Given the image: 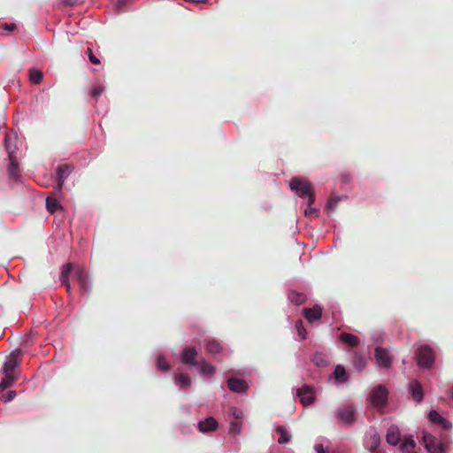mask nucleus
<instances>
[{
    "label": "nucleus",
    "instance_id": "obj_1",
    "mask_svg": "<svg viewBox=\"0 0 453 453\" xmlns=\"http://www.w3.org/2000/svg\"><path fill=\"white\" fill-rule=\"evenodd\" d=\"M357 411L352 403L339 406L334 412L337 424L343 427L352 426L357 420Z\"/></svg>",
    "mask_w": 453,
    "mask_h": 453
},
{
    "label": "nucleus",
    "instance_id": "obj_2",
    "mask_svg": "<svg viewBox=\"0 0 453 453\" xmlns=\"http://www.w3.org/2000/svg\"><path fill=\"white\" fill-rule=\"evenodd\" d=\"M417 365L423 370L432 369L435 363L434 349L428 344H422L415 350Z\"/></svg>",
    "mask_w": 453,
    "mask_h": 453
},
{
    "label": "nucleus",
    "instance_id": "obj_3",
    "mask_svg": "<svg viewBox=\"0 0 453 453\" xmlns=\"http://www.w3.org/2000/svg\"><path fill=\"white\" fill-rule=\"evenodd\" d=\"M422 440L428 453H448V445L426 430L422 432Z\"/></svg>",
    "mask_w": 453,
    "mask_h": 453
},
{
    "label": "nucleus",
    "instance_id": "obj_4",
    "mask_svg": "<svg viewBox=\"0 0 453 453\" xmlns=\"http://www.w3.org/2000/svg\"><path fill=\"white\" fill-rule=\"evenodd\" d=\"M288 187L300 198H306L313 190L312 185L308 180L298 176L290 179Z\"/></svg>",
    "mask_w": 453,
    "mask_h": 453
},
{
    "label": "nucleus",
    "instance_id": "obj_5",
    "mask_svg": "<svg viewBox=\"0 0 453 453\" xmlns=\"http://www.w3.org/2000/svg\"><path fill=\"white\" fill-rule=\"evenodd\" d=\"M388 391L383 385H378L374 387L369 395L368 402L375 408H382L388 403Z\"/></svg>",
    "mask_w": 453,
    "mask_h": 453
},
{
    "label": "nucleus",
    "instance_id": "obj_6",
    "mask_svg": "<svg viewBox=\"0 0 453 453\" xmlns=\"http://www.w3.org/2000/svg\"><path fill=\"white\" fill-rule=\"evenodd\" d=\"M296 397L298 398L303 407H308L315 403L316 388L311 384H303L296 388Z\"/></svg>",
    "mask_w": 453,
    "mask_h": 453
},
{
    "label": "nucleus",
    "instance_id": "obj_7",
    "mask_svg": "<svg viewBox=\"0 0 453 453\" xmlns=\"http://www.w3.org/2000/svg\"><path fill=\"white\" fill-rule=\"evenodd\" d=\"M73 170L74 165L73 164H60L57 165L55 174L53 176L56 190L60 191L63 188L65 180Z\"/></svg>",
    "mask_w": 453,
    "mask_h": 453
},
{
    "label": "nucleus",
    "instance_id": "obj_8",
    "mask_svg": "<svg viewBox=\"0 0 453 453\" xmlns=\"http://www.w3.org/2000/svg\"><path fill=\"white\" fill-rule=\"evenodd\" d=\"M374 358L377 366L380 368L389 369L392 366L393 358L384 347L377 346L374 349Z\"/></svg>",
    "mask_w": 453,
    "mask_h": 453
},
{
    "label": "nucleus",
    "instance_id": "obj_9",
    "mask_svg": "<svg viewBox=\"0 0 453 453\" xmlns=\"http://www.w3.org/2000/svg\"><path fill=\"white\" fill-rule=\"evenodd\" d=\"M197 356L198 352L195 347L187 346L180 352L179 358L182 364L196 367L200 361V359H197Z\"/></svg>",
    "mask_w": 453,
    "mask_h": 453
},
{
    "label": "nucleus",
    "instance_id": "obj_10",
    "mask_svg": "<svg viewBox=\"0 0 453 453\" xmlns=\"http://www.w3.org/2000/svg\"><path fill=\"white\" fill-rule=\"evenodd\" d=\"M73 278L78 281L82 295L89 293L91 283L86 269L78 268L73 273Z\"/></svg>",
    "mask_w": 453,
    "mask_h": 453
},
{
    "label": "nucleus",
    "instance_id": "obj_11",
    "mask_svg": "<svg viewBox=\"0 0 453 453\" xmlns=\"http://www.w3.org/2000/svg\"><path fill=\"white\" fill-rule=\"evenodd\" d=\"M408 391L411 398L416 403H421L424 400V389L419 380L412 379L408 384Z\"/></svg>",
    "mask_w": 453,
    "mask_h": 453
},
{
    "label": "nucleus",
    "instance_id": "obj_12",
    "mask_svg": "<svg viewBox=\"0 0 453 453\" xmlns=\"http://www.w3.org/2000/svg\"><path fill=\"white\" fill-rule=\"evenodd\" d=\"M306 290V287H304L302 290H296L288 288L287 291L288 301L296 306L303 304L307 300L308 293Z\"/></svg>",
    "mask_w": 453,
    "mask_h": 453
},
{
    "label": "nucleus",
    "instance_id": "obj_13",
    "mask_svg": "<svg viewBox=\"0 0 453 453\" xmlns=\"http://www.w3.org/2000/svg\"><path fill=\"white\" fill-rule=\"evenodd\" d=\"M230 391L237 394H245L249 389V384L245 380L230 377L226 380Z\"/></svg>",
    "mask_w": 453,
    "mask_h": 453
},
{
    "label": "nucleus",
    "instance_id": "obj_14",
    "mask_svg": "<svg viewBox=\"0 0 453 453\" xmlns=\"http://www.w3.org/2000/svg\"><path fill=\"white\" fill-rule=\"evenodd\" d=\"M22 355L21 349H15L6 357V360L3 365V373H12V372L18 366V358Z\"/></svg>",
    "mask_w": 453,
    "mask_h": 453
},
{
    "label": "nucleus",
    "instance_id": "obj_15",
    "mask_svg": "<svg viewBox=\"0 0 453 453\" xmlns=\"http://www.w3.org/2000/svg\"><path fill=\"white\" fill-rule=\"evenodd\" d=\"M219 427V422L214 417H207L197 423V429L202 434L214 432Z\"/></svg>",
    "mask_w": 453,
    "mask_h": 453
},
{
    "label": "nucleus",
    "instance_id": "obj_16",
    "mask_svg": "<svg viewBox=\"0 0 453 453\" xmlns=\"http://www.w3.org/2000/svg\"><path fill=\"white\" fill-rule=\"evenodd\" d=\"M380 435L375 430H373L365 436L364 446L370 452H375L376 449L380 447Z\"/></svg>",
    "mask_w": 453,
    "mask_h": 453
},
{
    "label": "nucleus",
    "instance_id": "obj_17",
    "mask_svg": "<svg viewBox=\"0 0 453 453\" xmlns=\"http://www.w3.org/2000/svg\"><path fill=\"white\" fill-rule=\"evenodd\" d=\"M329 378L337 385L348 383L349 380V375L342 365H337Z\"/></svg>",
    "mask_w": 453,
    "mask_h": 453
},
{
    "label": "nucleus",
    "instance_id": "obj_18",
    "mask_svg": "<svg viewBox=\"0 0 453 453\" xmlns=\"http://www.w3.org/2000/svg\"><path fill=\"white\" fill-rule=\"evenodd\" d=\"M428 420L432 424H438L440 425L443 429L449 430L452 427V424L450 421H449L447 418L442 417L437 411L431 410L428 412L427 415Z\"/></svg>",
    "mask_w": 453,
    "mask_h": 453
},
{
    "label": "nucleus",
    "instance_id": "obj_19",
    "mask_svg": "<svg viewBox=\"0 0 453 453\" xmlns=\"http://www.w3.org/2000/svg\"><path fill=\"white\" fill-rule=\"evenodd\" d=\"M322 311L323 309L319 304H315L312 308H304L303 314L309 323H313L321 319Z\"/></svg>",
    "mask_w": 453,
    "mask_h": 453
},
{
    "label": "nucleus",
    "instance_id": "obj_20",
    "mask_svg": "<svg viewBox=\"0 0 453 453\" xmlns=\"http://www.w3.org/2000/svg\"><path fill=\"white\" fill-rule=\"evenodd\" d=\"M386 441L391 446H396L401 441V434L399 427L393 424L391 425L386 434Z\"/></svg>",
    "mask_w": 453,
    "mask_h": 453
},
{
    "label": "nucleus",
    "instance_id": "obj_21",
    "mask_svg": "<svg viewBox=\"0 0 453 453\" xmlns=\"http://www.w3.org/2000/svg\"><path fill=\"white\" fill-rule=\"evenodd\" d=\"M173 380L176 386L179 387L180 389H187L191 386V378L189 375L183 372H174Z\"/></svg>",
    "mask_w": 453,
    "mask_h": 453
},
{
    "label": "nucleus",
    "instance_id": "obj_22",
    "mask_svg": "<svg viewBox=\"0 0 453 453\" xmlns=\"http://www.w3.org/2000/svg\"><path fill=\"white\" fill-rule=\"evenodd\" d=\"M73 267V264L66 263V264L63 265L60 268L59 280H60L61 283L66 288V290L68 292L70 291V288H71L68 276L71 273Z\"/></svg>",
    "mask_w": 453,
    "mask_h": 453
},
{
    "label": "nucleus",
    "instance_id": "obj_23",
    "mask_svg": "<svg viewBox=\"0 0 453 453\" xmlns=\"http://www.w3.org/2000/svg\"><path fill=\"white\" fill-rule=\"evenodd\" d=\"M340 341L349 347H357L360 343V340L357 336L343 332L340 334Z\"/></svg>",
    "mask_w": 453,
    "mask_h": 453
},
{
    "label": "nucleus",
    "instance_id": "obj_24",
    "mask_svg": "<svg viewBox=\"0 0 453 453\" xmlns=\"http://www.w3.org/2000/svg\"><path fill=\"white\" fill-rule=\"evenodd\" d=\"M9 166H8V174L10 179L13 180H17L19 177V164L17 161V157H9Z\"/></svg>",
    "mask_w": 453,
    "mask_h": 453
},
{
    "label": "nucleus",
    "instance_id": "obj_25",
    "mask_svg": "<svg viewBox=\"0 0 453 453\" xmlns=\"http://www.w3.org/2000/svg\"><path fill=\"white\" fill-rule=\"evenodd\" d=\"M352 365L356 370L362 372L365 368L367 362L362 353L355 352L352 357Z\"/></svg>",
    "mask_w": 453,
    "mask_h": 453
},
{
    "label": "nucleus",
    "instance_id": "obj_26",
    "mask_svg": "<svg viewBox=\"0 0 453 453\" xmlns=\"http://www.w3.org/2000/svg\"><path fill=\"white\" fill-rule=\"evenodd\" d=\"M198 363L200 372L203 375L211 376L215 373L216 368L204 358H201Z\"/></svg>",
    "mask_w": 453,
    "mask_h": 453
},
{
    "label": "nucleus",
    "instance_id": "obj_27",
    "mask_svg": "<svg viewBox=\"0 0 453 453\" xmlns=\"http://www.w3.org/2000/svg\"><path fill=\"white\" fill-rule=\"evenodd\" d=\"M46 209L50 214H54L58 210L62 209V204L57 198L48 196L46 198Z\"/></svg>",
    "mask_w": 453,
    "mask_h": 453
},
{
    "label": "nucleus",
    "instance_id": "obj_28",
    "mask_svg": "<svg viewBox=\"0 0 453 453\" xmlns=\"http://www.w3.org/2000/svg\"><path fill=\"white\" fill-rule=\"evenodd\" d=\"M275 431L277 433H279V434H280V437L278 438V443L287 444V443L290 442L291 434L285 426H277L275 427Z\"/></svg>",
    "mask_w": 453,
    "mask_h": 453
},
{
    "label": "nucleus",
    "instance_id": "obj_29",
    "mask_svg": "<svg viewBox=\"0 0 453 453\" xmlns=\"http://www.w3.org/2000/svg\"><path fill=\"white\" fill-rule=\"evenodd\" d=\"M416 447V441L413 435L408 434L400 441V449L403 452L412 449Z\"/></svg>",
    "mask_w": 453,
    "mask_h": 453
},
{
    "label": "nucleus",
    "instance_id": "obj_30",
    "mask_svg": "<svg viewBox=\"0 0 453 453\" xmlns=\"http://www.w3.org/2000/svg\"><path fill=\"white\" fill-rule=\"evenodd\" d=\"M4 147L8 153V157H16V145L14 139L10 134H6L4 137Z\"/></svg>",
    "mask_w": 453,
    "mask_h": 453
},
{
    "label": "nucleus",
    "instance_id": "obj_31",
    "mask_svg": "<svg viewBox=\"0 0 453 453\" xmlns=\"http://www.w3.org/2000/svg\"><path fill=\"white\" fill-rule=\"evenodd\" d=\"M340 196H330L326 202L325 211L327 215H330L332 212L335 211L340 202Z\"/></svg>",
    "mask_w": 453,
    "mask_h": 453
},
{
    "label": "nucleus",
    "instance_id": "obj_32",
    "mask_svg": "<svg viewBox=\"0 0 453 453\" xmlns=\"http://www.w3.org/2000/svg\"><path fill=\"white\" fill-rule=\"evenodd\" d=\"M206 350L209 353L215 355V354H219L221 352L222 347H221L219 342H218L215 339H211L206 343Z\"/></svg>",
    "mask_w": 453,
    "mask_h": 453
},
{
    "label": "nucleus",
    "instance_id": "obj_33",
    "mask_svg": "<svg viewBox=\"0 0 453 453\" xmlns=\"http://www.w3.org/2000/svg\"><path fill=\"white\" fill-rule=\"evenodd\" d=\"M4 376L0 381V391H4L6 388L12 387L15 382V378L12 373H4Z\"/></svg>",
    "mask_w": 453,
    "mask_h": 453
},
{
    "label": "nucleus",
    "instance_id": "obj_34",
    "mask_svg": "<svg viewBox=\"0 0 453 453\" xmlns=\"http://www.w3.org/2000/svg\"><path fill=\"white\" fill-rule=\"evenodd\" d=\"M43 73L41 70L36 68L29 69V81L34 84H39L42 82Z\"/></svg>",
    "mask_w": 453,
    "mask_h": 453
},
{
    "label": "nucleus",
    "instance_id": "obj_35",
    "mask_svg": "<svg viewBox=\"0 0 453 453\" xmlns=\"http://www.w3.org/2000/svg\"><path fill=\"white\" fill-rule=\"evenodd\" d=\"M156 367L158 371H161V372H168L171 370V365H169V363L166 361L165 357L162 354L158 355L157 357Z\"/></svg>",
    "mask_w": 453,
    "mask_h": 453
},
{
    "label": "nucleus",
    "instance_id": "obj_36",
    "mask_svg": "<svg viewBox=\"0 0 453 453\" xmlns=\"http://www.w3.org/2000/svg\"><path fill=\"white\" fill-rule=\"evenodd\" d=\"M311 362L319 367L326 366L328 364L326 357L321 352H316L311 357Z\"/></svg>",
    "mask_w": 453,
    "mask_h": 453
},
{
    "label": "nucleus",
    "instance_id": "obj_37",
    "mask_svg": "<svg viewBox=\"0 0 453 453\" xmlns=\"http://www.w3.org/2000/svg\"><path fill=\"white\" fill-rule=\"evenodd\" d=\"M242 423L240 420H234L229 425V434L233 435L240 434L242 432Z\"/></svg>",
    "mask_w": 453,
    "mask_h": 453
},
{
    "label": "nucleus",
    "instance_id": "obj_38",
    "mask_svg": "<svg viewBox=\"0 0 453 453\" xmlns=\"http://www.w3.org/2000/svg\"><path fill=\"white\" fill-rule=\"evenodd\" d=\"M105 87L103 84L97 83L92 86L89 95L94 99L97 100L98 96L104 91Z\"/></svg>",
    "mask_w": 453,
    "mask_h": 453
},
{
    "label": "nucleus",
    "instance_id": "obj_39",
    "mask_svg": "<svg viewBox=\"0 0 453 453\" xmlns=\"http://www.w3.org/2000/svg\"><path fill=\"white\" fill-rule=\"evenodd\" d=\"M296 330L297 332V336H298V339L300 341H303L306 339V330L303 326V323L302 321V319H298L296 322Z\"/></svg>",
    "mask_w": 453,
    "mask_h": 453
},
{
    "label": "nucleus",
    "instance_id": "obj_40",
    "mask_svg": "<svg viewBox=\"0 0 453 453\" xmlns=\"http://www.w3.org/2000/svg\"><path fill=\"white\" fill-rule=\"evenodd\" d=\"M178 429H179L180 433L183 435H188V434H192V432H193V426L189 424H185V423L180 424L178 426Z\"/></svg>",
    "mask_w": 453,
    "mask_h": 453
},
{
    "label": "nucleus",
    "instance_id": "obj_41",
    "mask_svg": "<svg viewBox=\"0 0 453 453\" xmlns=\"http://www.w3.org/2000/svg\"><path fill=\"white\" fill-rule=\"evenodd\" d=\"M85 54L87 55L89 62L93 65H99V58L93 53V50L90 48H87Z\"/></svg>",
    "mask_w": 453,
    "mask_h": 453
},
{
    "label": "nucleus",
    "instance_id": "obj_42",
    "mask_svg": "<svg viewBox=\"0 0 453 453\" xmlns=\"http://www.w3.org/2000/svg\"><path fill=\"white\" fill-rule=\"evenodd\" d=\"M229 413L235 420L241 421L243 417L242 411L237 407H231Z\"/></svg>",
    "mask_w": 453,
    "mask_h": 453
},
{
    "label": "nucleus",
    "instance_id": "obj_43",
    "mask_svg": "<svg viewBox=\"0 0 453 453\" xmlns=\"http://www.w3.org/2000/svg\"><path fill=\"white\" fill-rule=\"evenodd\" d=\"M0 28L6 32H12L16 28V25L14 23H0Z\"/></svg>",
    "mask_w": 453,
    "mask_h": 453
},
{
    "label": "nucleus",
    "instance_id": "obj_44",
    "mask_svg": "<svg viewBox=\"0 0 453 453\" xmlns=\"http://www.w3.org/2000/svg\"><path fill=\"white\" fill-rule=\"evenodd\" d=\"M17 393L15 390H11V391H8L4 396H3V400L4 403H9V402H12L15 396H16Z\"/></svg>",
    "mask_w": 453,
    "mask_h": 453
},
{
    "label": "nucleus",
    "instance_id": "obj_45",
    "mask_svg": "<svg viewBox=\"0 0 453 453\" xmlns=\"http://www.w3.org/2000/svg\"><path fill=\"white\" fill-rule=\"evenodd\" d=\"M319 212V210L313 206H307V208L303 211L305 217H310L311 214L318 215Z\"/></svg>",
    "mask_w": 453,
    "mask_h": 453
},
{
    "label": "nucleus",
    "instance_id": "obj_46",
    "mask_svg": "<svg viewBox=\"0 0 453 453\" xmlns=\"http://www.w3.org/2000/svg\"><path fill=\"white\" fill-rule=\"evenodd\" d=\"M307 198V206H312L316 200V195L314 189L311 191V194L306 196Z\"/></svg>",
    "mask_w": 453,
    "mask_h": 453
},
{
    "label": "nucleus",
    "instance_id": "obj_47",
    "mask_svg": "<svg viewBox=\"0 0 453 453\" xmlns=\"http://www.w3.org/2000/svg\"><path fill=\"white\" fill-rule=\"evenodd\" d=\"M314 450L316 453H328L327 449H326L322 443H316L314 445Z\"/></svg>",
    "mask_w": 453,
    "mask_h": 453
},
{
    "label": "nucleus",
    "instance_id": "obj_48",
    "mask_svg": "<svg viewBox=\"0 0 453 453\" xmlns=\"http://www.w3.org/2000/svg\"><path fill=\"white\" fill-rule=\"evenodd\" d=\"M77 2L78 0H62V4L65 6H73Z\"/></svg>",
    "mask_w": 453,
    "mask_h": 453
},
{
    "label": "nucleus",
    "instance_id": "obj_49",
    "mask_svg": "<svg viewBox=\"0 0 453 453\" xmlns=\"http://www.w3.org/2000/svg\"><path fill=\"white\" fill-rule=\"evenodd\" d=\"M446 395L448 397L453 400V386L446 392Z\"/></svg>",
    "mask_w": 453,
    "mask_h": 453
},
{
    "label": "nucleus",
    "instance_id": "obj_50",
    "mask_svg": "<svg viewBox=\"0 0 453 453\" xmlns=\"http://www.w3.org/2000/svg\"><path fill=\"white\" fill-rule=\"evenodd\" d=\"M342 182H344V183H347L350 180V177L348 174L342 175Z\"/></svg>",
    "mask_w": 453,
    "mask_h": 453
},
{
    "label": "nucleus",
    "instance_id": "obj_51",
    "mask_svg": "<svg viewBox=\"0 0 453 453\" xmlns=\"http://www.w3.org/2000/svg\"><path fill=\"white\" fill-rule=\"evenodd\" d=\"M198 2L207 3V2H208V0H198Z\"/></svg>",
    "mask_w": 453,
    "mask_h": 453
}]
</instances>
